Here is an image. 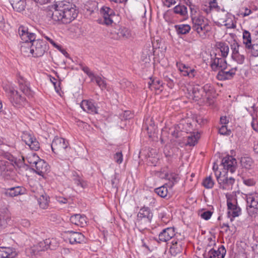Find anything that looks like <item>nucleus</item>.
Listing matches in <instances>:
<instances>
[{"label":"nucleus","mask_w":258,"mask_h":258,"mask_svg":"<svg viewBox=\"0 0 258 258\" xmlns=\"http://www.w3.org/2000/svg\"><path fill=\"white\" fill-rule=\"evenodd\" d=\"M217 47L220 50L222 57H226L229 51L228 45L224 42H220L217 43Z\"/></svg>","instance_id":"36"},{"label":"nucleus","mask_w":258,"mask_h":258,"mask_svg":"<svg viewBox=\"0 0 258 258\" xmlns=\"http://www.w3.org/2000/svg\"><path fill=\"white\" fill-rule=\"evenodd\" d=\"M31 43L30 52L33 57H37L43 56L49 49V45L46 41L40 39H34Z\"/></svg>","instance_id":"4"},{"label":"nucleus","mask_w":258,"mask_h":258,"mask_svg":"<svg viewBox=\"0 0 258 258\" xmlns=\"http://www.w3.org/2000/svg\"><path fill=\"white\" fill-rule=\"evenodd\" d=\"M252 43L250 48H248L247 49L249 50L251 55L254 57L258 56V43H255V41H253Z\"/></svg>","instance_id":"49"},{"label":"nucleus","mask_w":258,"mask_h":258,"mask_svg":"<svg viewBox=\"0 0 258 258\" xmlns=\"http://www.w3.org/2000/svg\"><path fill=\"white\" fill-rule=\"evenodd\" d=\"M113 159L117 164H121L123 160V155L121 152H117L114 154Z\"/></svg>","instance_id":"54"},{"label":"nucleus","mask_w":258,"mask_h":258,"mask_svg":"<svg viewBox=\"0 0 258 258\" xmlns=\"http://www.w3.org/2000/svg\"><path fill=\"white\" fill-rule=\"evenodd\" d=\"M221 164L225 169H226L231 173L235 171L237 167L236 160L230 155H227L222 159Z\"/></svg>","instance_id":"12"},{"label":"nucleus","mask_w":258,"mask_h":258,"mask_svg":"<svg viewBox=\"0 0 258 258\" xmlns=\"http://www.w3.org/2000/svg\"><path fill=\"white\" fill-rule=\"evenodd\" d=\"M4 195L7 197L14 198L26 194V189L22 186H16L6 188Z\"/></svg>","instance_id":"14"},{"label":"nucleus","mask_w":258,"mask_h":258,"mask_svg":"<svg viewBox=\"0 0 258 258\" xmlns=\"http://www.w3.org/2000/svg\"><path fill=\"white\" fill-rule=\"evenodd\" d=\"M234 16L231 14H227L226 18L224 21V25L227 28H234L236 27V25L234 22Z\"/></svg>","instance_id":"43"},{"label":"nucleus","mask_w":258,"mask_h":258,"mask_svg":"<svg viewBox=\"0 0 258 258\" xmlns=\"http://www.w3.org/2000/svg\"><path fill=\"white\" fill-rule=\"evenodd\" d=\"M70 221L76 225L83 227L86 224V217L80 214H75L71 217Z\"/></svg>","instance_id":"28"},{"label":"nucleus","mask_w":258,"mask_h":258,"mask_svg":"<svg viewBox=\"0 0 258 258\" xmlns=\"http://www.w3.org/2000/svg\"><path fill=\"white\" fill-rule=\"evenodd\" d=\"M0 171L1 175L7 180H14L16 176L14 166L10 161L0 160Z\"/></svg>","instance_id":"7"},{"label":"nucleus","mask_w":258,"mask_h":258,"mask_svg":"<svg viewBox=\"0 0 258 258\" xmlns=\"http://www.w3.org/2000/svg\"><path fill=\"white\" fill-rule=\"evenodd\" d=\"M176 65L183 76H188L189 78H194L197 75V71L189 66L181 62H177Z\"/></svg>","instance_id":"15"},{"label":"nucleus","mask_w":258,"mask_h":258,"mask_svg":"<svg viewBox=\"0 0 258 258\" xmlns=\"http://www.w3.org/2000/svg\"><path fill=\"white\" fill-rule=\"evenodd\" d=\"M175 235L174 228L168 227L163 229L159 234L158 242H167Z\"/></svg>","instance_id":"18"},{"label":"nucleus","mask_w":258,"mask_h":258,"mask_svg":"<svg viewBox=\"0 0 258 258\" xmlns=\"http://www.w3.org/2000/svg\"><path fill=\"white\" fill-rule=\"evenodd\" d=\"M52 151L54 153L60 156H66V154L68 150V142L64 139L55 137L51 145Z\"/></svg>","instance_id":"5"},{"label":"nucleus","mask_w":258,"mask_h":258,"mask_svg":"<svg viewBox=\"0 0 258 258\" xmlns=\"http://www.w3.org/2000/svg\"><path fill=\"white\" fill-rule=\"evenodd\" d=\"M81 107L84 110L90 113H98L97 108L92 101L84 100L80 104Z\"/></svg>","instance_id":"25"},{"label":"nucleus","mask_w":258,"mask_h":258,"mask_svg":"<svg viewBox=\"0 0 258 258\" xmlns=\"http://www.w3.org/2000/svg\"><path fill=\"white\" fill-rule=\"evenodd\" d=\"M58 245L59 243L55 239L48 238L34 245V246L31 247V250L34 254H36L40 251H44L48 249L51 250L55 249Z\"/></svg>","instance_id":"6"},{"label":"nucleus","mask_w":258,"mask_h":258,"mask_svg":"<svg viewBox=\"0 0 258 258\" xmlns=\"http://www.w3.org/2000/svg\"><path fill=\"white\" fill-rule=\"evenodd\" d=\"M201 88H202L203 93L204 92L206 95H209L214 91L213 85L209 83L205 84L203 87H201Z\"/></svg>","instance_id":"51"},{"label":"nucleus","mask_w":258,"mask_h":258,"mask_svg":"<svg viewBox=\"0 0 258 258\" xmlns=\"http://www.w3.org/2000/svg\"><path fill=\"white\" fill-rule=\"evenodd\" d=\"M230 48L232 50V54H235L236 53L240 51L241 49H244V47L239 44L237 41L234 39L230 42Z\"/></svg>","instance_id":"42"},{"label":"nucleus","mask_w":258,"mask_h":258,"mask_svg":"<svg viewBox=\"0 0 258 258\" xmlns=\"http://www.w3.org/2000/svg\"><path fill=\"white\" fill-rule=\"evenodd\" d=\"M39 159V157L35 153L30 154L26 157L27 161L32 166H35Z\"/></svg>","instance_id":"47"},{"label":"nucleus","mask_w":258,"mask_h":258,"mask_svg":"<svg viewBox=\"0 0 258 258\" xmlns=\"http://www.w3.org/2000/svg\"><path fill=\"white\" fill-rule=\"evenodd\" d=\"M153 213L148 207H143L140 209L137 215L138 220H144L146 222H151L153 218Z\"/></svg>","instance_id":"17"},{"label":"nucleus","mask_w":258,"mask_h":258,"mask_svg":"<svg viewBox=\"0 0 258 258\" xmlns=\"http://www.w3.org/2000/svg\"><path fill=\"white\" fill-rule=\"evenodd\" d=\"M33 137L30 134L28 133H23L22 136V140L24 141L26 144L27 145L31 143V141L33 139Z\"/></svg>","instance_id":"53"},{"label":"nucleus","mask_w":258,"mask_h":258,"mask_svg":"<svg viewBox=\"0 0 258 258\" xmlns=\"http://www.w3.org/2000/svg\"><path fill=\"white\" fill-rule=\"evenodd\" d=\"M50 81L53 83L56 91L58 92L59 91V87L60 82H59L58 83H57L56 79L54 77L50 78Z\"/></svg>","instance_id":"64"},{"label":"nucleus","mask_w":258,"mask_h":258,"mask_svg":"<svg viewBox=\"0 0 258 258\" xmlns=\"http://www.w3.org/2000/svg\"><path fill=\"white\" fill-rule=\"evenodd\" d=\"M7 225V221L5 218V216L3 213L0 212V230L6 227Z\"/></svg>","instance_id":"56"},{"label":"nucleus","mask_w":258,"mask_h":258,"mask_svg":"<svg viewBox=\"0 0 258 258\" xmlns=\"http://www.w3.org/2000/svg\"><path fill=\"white\" fill-rule=\"evenodd\" d=\"M17 255L14 248L11 247H0V258H14Z\"/></svg>","instance_id":"23"},{"label":"nucleus","mask_w":258,"mask_h":258,"mask_svg":"<svg viewBox=\"0 0 258 258\" xmlns=\"http://www.w3.org/2000/svg\"><path fill=\"white\" fill-rule=\"evenodd\" d=\"M65 233L66 234V239L72 244L85 242V237L80 232L68 231Z\"/></svg>","instance_id":"13"},{"label":"nucleus","mask_w":258,"mask_h":258,"mask_svg":"<svg viewBox=\"0 0 258 258\" xmlns=\"http://www.w3.org/2000/svg\"><path fill=\"white\" fill-rule=\"evenodd\" d=\"M191 12V20L192 29L196 31L199 36L202 39H205L207 34L209 32L208 29V24L205 22V18L201 15L193 16L194 9L190 8Z\"/></svg>","instance_id":"2"},{"label":"nucleus","mask_w":258,"mask_h":258,"mask_svg":"<svg viewBox=\"0 0 258 258\" xmlns=\"http://www.w3.org/2000/svg\"><path fill=\"white\" fill-rule=\"evenodd\" d=\"M111 182L112 187L116 189L118 188V179L117 178V174L116 173L112 177Z\"/></svg>","instance_id":"60"},{"label":"nucleus","mask_w":258,"mask_h":258,"mask_svg":"<svg viewBox=\"0 0 258 258\" xmlns=\"http://www.w3.org/2000/svg\"><path fill=\"white\" fill-rule=\"evenodd\" d=\"M227 203L228 209L230 210L228 212L229 217L232 216V218H234L239 216L241 214V209L239 207L237 206V204L235 205L233 204L229 199L227 200ZM236 204H237L236 200Z\"/></svg>","instance_id":"24"},{"label":"nucleus","mask_w":258,"mask_h":258,"mask_svg":"<svg viewBox=\"0 0 258 258\" xmlns=\"http://www.w3.org/2000/svg\"><path fill=\"white\" fill-rule=\"evenodd\" d=\"M212 213L210 211H206L201 214V217L202 218L208 220L210 219Z\"/></svg>","instance_id":"62"},{"label":"nucleus","mask_w":258,"mask_h":258,"mask_svg":"<svg viewBox=\"0 0 258 258\" xmlns=\"http://www.w3.org/2000/svg\"><path fill=\"white\" fill-rule=\"evenodd\" d=\"M171 243L172 245L170 248V252L171 255L175 256L182 251V248L181 242L173 240Z\"/></svg>","instance_id":"31"},{"label":"nucleus","mask_w":258,"mask_h":258,"mask_svg":"<svg viewBox=\"0 0 258 258\" xmlns=\"http://www.w3.org/2000/svg\"><path fill=\"white\" fill-rule=\"evenodd\" d=\"M199 138L200 134L198 132L196 133H194L187 137L186 145L189 146H194L197 143Z\"/></svg>","instance_id":"40"},{"label":"nucleus","mask_w":258,"mask_h":258,"mask_svg":"<svg viewBox=\"0 0 258 258\" xmlns=\"http://www.w3.org/2000/svg\"><path fill=\"white\" fill-rule=\"evenodd\" d=\"M73 180L77 185L81 186L83 188H84L87 185L86 183L83 181L76 172H73Z\"/></svg>","instance_id":"45"},{"label":"nucleus","mask_w":258,"mask_h":258,"mask_svg":"<svg viewBox=\"0 0 258 258\" xmlns=\"http://www.w3.org/2000/svg\"><path fill=\"white\" fill-rule=\"evenodd\" d=\"M31 143H29L28 146L30 147L31 150L34 151H37L40 148V145L38 141L36 138H33L31 141Z\"/></svg>","instance_id":"52"},{"label":"nucleus","mask_w":258,"mask_h":258,"mask_svg":"<svg viewBox=\"0 0 258 258\" xmlns=\"http://www.w3.org/2000/svg\"><path fill=\"white\" fill-rule=\"evenodd\" d=\"M19 35L23 43H30L36 39V35L27 27L21 25L18 28Z\"/></svg>","instance_id":"10"},{"label":"nucleus","mask_w":258,"mask_h":258,"mask_svg":"<svg viewBox=\"0 0 258 258\" xmlns=\"http://www.w3.org/2000/svg\"><path fill=\"white\" fill-rule=\"evenodd\" d=\"M95 81L97 85L102 90H107V85L106 81L99 76L95 75V76L91 79V81Z\"/></svg>","instance_id":"39"},{"label":"nucleus","mask_w":258,"mask_h":258,"mask_svg":"<svg viewBox=\"0 0 258 258\" xmlns=\"http://www.w3.org/2000/svg\"><path fill=\"white\" fill-rule=\"evenodd\" d=\"M118 29H113L110 32V37L115 40L127 39L131 36L130 30L125 27H119Z\"/></svg>","instance_id":"11"},{"label":"nucleus","mask_w":258,"mask_h":258,"mask_svg":"<svg viewBox=\"0 0 258 258\" xmlns=\"http://www.w3.org/2000/svg\"><path fill=\"white\" fill-rule=\"evenodd\" d=\"M81 69L90 78H91V79L95 76L94 74L90 71V69L88 67L83 66L81 68Z\"/></svg>","instance_id":"58"},{"label":"nucleus","mask_w":258,"mask_h":258,"mask_svg":"<svg viewBox=\"0 0 258 258\" xmlns=\"http://www.w3.org/2000/svg\"><path fill=\"white\" fill-rule=\"evenodd\" d=\"M170 130L171 131V134L173 137H175V138L179 137V134L180 133V132L178 131L176 126H175L173 128H170Z\"/></svg>","instance_id":"63"},{"label":"nucleus","mask_w":258,"mask_h":258,"mask_svg":"<svg viewBox=\"0 0 258 258\" xmlns=\"http://www.w3.org/2000/svg\"><path fill=\"white\" fill-rule=\"evenodd\" d=\"M40 207L47 209L49 205V197L46 194L42 195L38 200Z\"/></svg>","instance_id":"38"},{"label":"nucleus","mask_w":258,"mask_h":258,"mask_svg":"<svg viewBox=\"0 0 258 258\" xmlns=\"http://www.w3.org/2000/svg\"><path fill=\"white\" fill-rule=\"evenodd\" d=\"M226 253V250L224 245H222L218 247L217 250L212 248L208 252V256L204 254L205 258H224Z\"/></svg>","instance_id":"16"},{"label":"nucleus","mask_w":258,"mask_h":258,"mask_svg":"<svg viewBox=\"0 0 258 258\" xmlns=\"http://www.w3.org/2000/svg\"><path fill=\"white\" fill-rule=\"evenodd\" d=\"M7 96L12 105L14 106L22 105L25 101V98L22 96L18 91L15 90V88L9 85H6L3 87Z\"/></svg>","instance_id":"3"},{"label":"nucleus","mask_w":258,"mask_h":258,"mask_svg":"<svg viewBox=\"0 0 258 258\" xmlns=\"http://www.w3.org/2000/svg\"><path fill=\"white\" fill-rule=\"evenodd\" d=\"M218 132L220 134L222 135H229L230 131L227 129V127L226 125H222L219 129Z\"/></svg>","instance_id":"59"},{"label":"nucleus","mask_w":258,"mask_h":258,"mask_svg":"<svg viewBox=\"0 0 258 258\" xmlns=\"http://www.w3.org/2000/svg\"><path fill=\"white\" fill-rule=\"evenodd\" d=\"M246 210L250 216L258 215V194H249L246 195Z\"/></svg>","instance_id":"8"},{"label":"nucleus","mask_w":258,"mask_h":258,"mask_svg":"<svg viewBox=\"0 0 258 258\" xmlns=\"http://www.w3.org/2000/svg\"><path fill=\"white\" fill-rule=\"evenodd\" d=\"M10 3L13 9L19 12L23 11L26 5L25 0H10Z\"/></svg>","instance_id":"30"},{"label":"nucleus","mask_w":258,"mask_h":258,"mask_svg":"<svg viewBox=\"0 0 258 258\" xmlns=\"http://www.w3.org/2000/svg\"><path fill=\"white\" fill-rule=\"evenodd\" d=\"M240 164L242 168L246 170H250L253 166V161L250 157H242L240 159Z\"/></svg>","instance_id":"29"},{"label":"nucleus","mask_w":258,"mask_h":258,"mask_svg":"<svg viewBox=\"0 0 258 258\" xmlns=\"http://www.w3.org/2000/svg\"><path fill=\"white\" fill-rule=\"evenodd\" d=\"M210 66L214 71H216L218 68L220 69L221 70H225L227 68V62L224 57H215L214 59H212Z\"/></svg>","instance_id":"22"},{"label":"nucleus","mask_w":258,"mask_h":258,"mask_svg":"<svg viewBox=\"0 0 258 258\" xmlns=\"http://www.w3.org/2000/svg\"><path fill=\"white\" fill-rule=\"evenodd\" d=\"M202 184L206 188H212L214 185V182L211 176H209L203 180Z\"/></svg>","instance_id":"48"},{"label":"nucleus","mask_w":258,"mask_h":258,"mask_svg":"<svg viewBox=\"0 0 258 258\" xmlns=\"http://www.w3.org/2000/svg\"><path fill=\"white\" fill-rule=\"evenodd\" d=\"M243 43L245 45L246 49L250 48V46L252 44L251 34L247 30H244L242 34Z\"/></svg>","instance_id":"35"},{"label":"nucleus","mask_w":258,"mask_h":258,"mask_svg":"<svg viewBox=\"0 0 258 258\" xmlns=\"http://www.w3.org/2000/svg\"><path fill=\"white\" fill-rule=\"evenodd\" d=\"M217 180L219 184V187L223 190H229L232 189V186L235 182V179L232 177H228L227 174L221 175L220 172L218 175L216 174Z\"/></svg>","instance_id":"9"},{"label":"nucleus","mask_w":258,"mask_h":258,"mask_svg":"<svg viewBox=\"0 0 258 258\" xmlns=\"http://www.w3.org/2000/svg\"><path fill=\"white\" fill-rule=\"evenodd\" d=\"M42 36L47 40L54 47H59V45L56 44L53 40V36L51 34H49L48 35H46L45 34H43Z\"/></svg>","instance_id":"57"},{"label":"nucleus","mask_w":258,"mask_h":258,"mask_svg":"<svg viewBox=\"0 0 258 258\" xmlns=\"http://www.w3.org/2000/svg\"><path fill=\"white\" fill-rule=\"evenodd\" d=\"M18 81L20 90L26 96L32 97L33 96V92L24 78L20 76L18 79Z\"/></svg>","instance_id":"26"},{"label":"nucleus","mask_w":258,"mask_h":258,"mask_svg":"<svg viewBox=\"0 0 258 258\" xmlns=\"http://www.w3.org/2000/svg\"><path fill=\"white\" fill-rule=\"evenodd\" d=\"M120 116L121 120H127L132 118L133 115L132 114L131 111L126 110L124 111L121 114H120Z\"/></svg>","instance_id":"55"},{"label":"nucleus","mask_w":258,"mask_h":258,"mask_svg":"<svg viewBox=\"0 0 258 258\" xmlns=\"http://www.w3.org/2000/svg\"><path fill=\"white\" fill-rule=\"evenodd\" d=\"M104 19V23L106 25H111L113 23V17H115L114 11L109 7H103L101 9Z\"/></svg>","instance_id":"19"},{"label":"nucleus","mask_w":258,"mask_h":258,"mask_svg":"<svg viewBox=\"0 0 258 258\" xmlns=\"http://www.w3.org/2000/svg\"><path fill=\"white\" fill-rule=\"evenodd\" d=\"M164 80L167 82V85L169 88L172 89L174 87V83L173 82V80L171 78H170L167 76H164Z\"/></svg>","instance_id":"61"},{"label":"nucleus","mask_w":258,"mask_h":258,"mask_svg":"<svg viewBox=\"0 0 258 258\" xmlns=\"http://www.w3.org/2000/svg\"><path fill=\"white\" fill-rule=\"evenodd\" d=\"M47 12V16L55 21H60L63 24H68L75 20L78 14V11L75 5L67 1H55Z\"/></svg>","instance_id":"1"},{"label":"nucleus","mask_w":258,"mask_h":258,"mask_svg":"<svg viewBox=\"0 0 258 258\" xmlns=\"http://www.w3.org/2000/svg\"><path fill=\"white\" fill-rule=\"evenodd\" d=\"M220 9V7L218 5L216 0H213L209 2V9H207L206 11L207 13H208L212 10H215L217 11H219Z\"/></svg>","instance_id":"50"},{"label":"nucleus","mask_w":258,"mask_h":258,"mask_svg":"<svg viewBox=\"0 0 258 258\" xmlns=\"http://www.w3.org/2000/svg\"><path fill=\"white\" fill-rule=\"evenodd\" d=\"M9 161H10L11 163H13L14 166V168L15 167H17L19 168H21L24 167L26 165L25 160L24 157H22V159H17L12 156L11 159H9Z\"/></svg>","instance_id":"41"},{"label":"nucleus","mask_w":258,"mask_h":258,"mask_svg":"<svg viewBox=\"0 0 258 258\" xmlns=\"http://www.w3.org/2000/svg\"><path fill=\"white\" fill-rule=\"evenodd\" d=\"M148 87L151 90H153V89L156 90H160L161 88L162 87L163 83L162 81L156 78H150V81L148 83Z\"/></svg>","instance_id":"33"},{"label":"nucleus","mask_w":258,"mask_h":258,"mask_svg":"<svg viewBox=\"0 0 258 258\" xmlns=\"http://www.w3.org/2000/svg\"><path fill=\"white\" fill-rule=\"evenodd\" d=\"M173 12L176 14L185 17L187 14V7L183 5L179 4L173 8Z\"/></svg>","instance_id":"37"},{"label":"nucleus","mask_w":258,"mask_h":258,"mask_svg":"<svg viewBox=\"0 0 258 258\" xmlns=\"http://www.w3.org/2000/svg\"><path fill=\"white\" fill-rule=\"evenodd\" d=\"M165 178L168 180V182L165 183V185L168 186L169 188H172L174 184L177 183L179 180L178 175L173 172L165 173Z\"/></svg>","instance_id":"27"},{"label":"nucleus","mask_w":258,"mask_h":258,"mask_svg":"<svg viewBox=\"0 0 258 258\" xmlns=\"http://www.w3.org/2000/svg\"><path fill=\"white\" fill-rule=\"evenodd\" d=\"M192 98L195 101H198L201 99L203 96L202 88L199 85H195L191 90Z\"/></svg>","instance_id":"32"},{"label":"nucleus","mask_w":258,"mask_h":258,"mask_svg":"<svg viewBox=\"0 0 258 258\" xmlns=\"http://www.w3.org/2000/svg\"><path fill=\"white\" fill-rule=\"evenodd\" d=\"M232 58L237 63L241 64L244 62L245 55L241 50L235 54H232Z\"/></svg>","instance_id":"44"},{"label":"nucleus","mask_w":258,"mask_h":258,"mask_svg":"<svg viewBox=\"0 0 258 258\" xmlns=\"http://www.w3.org/2000/svg\"><path fill=\"white\" fill-rule=\"evenodd\" d=\"M236 70V68H232L228 71H225V70H220L217 75L216 78L220 81L230 80L235 75Z\"/></svg>","instance_id":"21"},{"label":"nucleus","mask_w":258,"mask_h":258,"mask_svg":"<svg viewBox=\"0 0 258 258\" xmlns=\"http://www.w3.org/2000/svg\"><path fill=\"white\" fill-rule=\"evenodd\" d=\"M174 28L178 35L186 34L191 30V27L188 24L175 25Z\"/></svg>","instance_id":"34"},{"label":"nucleus","mask_w":258,"mask_h":258,"mask_svg":"<svg viewBox=\"0 0 258 258\" xmlns=\"http://www.w3.org/2000/svg\"><path fill=\"white\" fill-rule=\"evenodd\" d=\"M167 187H168V186L165 184L160 187L155 188L154 190L155 192L160 197L165 198L168 193Z\"/></svg>","instance_id":"46"},{"label":"nucleus","mask_w":258,"mask_h":258,"mask_svg":"<svg viewBox=\"0 0 258 258\" xmlns=\"http://www.w3.org/2000/svg\"><path fill=\"white\" fill-rule=\"evenodd\" d=\"M35 167L36 173L42 176H44L49 171V165L44 160L41 159L39 160L38 163H36Z\"/></svg>","instance_id":"20"}]
</instances>
